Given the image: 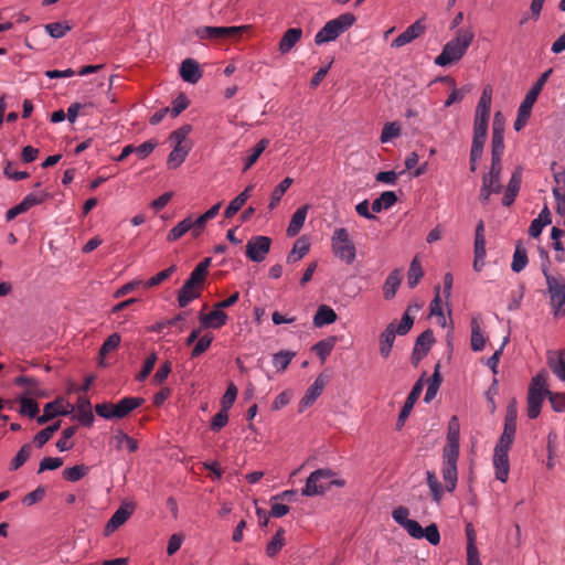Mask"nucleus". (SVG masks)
<instances>
[{"instance_id": "423d86ee", "label": "nucleus", "mask_w": 565, "mask_h": 565, "mask_svg": "<svg viewBox=\"0 0 565 565\" xmlns=\"http://www.w3.org/2000/svg\"><path fill=\"white\" fill-rule=\"evenodd\" d=\"M331 247L334 256L345 264L350 265L356 257V248L349 232L344 227H339L331 237Z\"/></svg>"}, {"instance_id": "c9c22d12", "label": "nucleus", "mask_w": 565, "mask_h": 565, "mask_svg": "<svg viewBox=\"0 0 565 565\" xmlns=\"http://www.w3.org/2000/svg\"><path fill=\"white\" fill-rule=\"evenodd\" d=\"M443 382V376L440 374V362L435 365L434 373L428 380V387L425 394V402L429 403L437 394Z\"/></svg>"}, {"instance_id": "0e129e2a", "label": "nucleus", "mask_w": 565, "mask_h": 565, "mask_svg": "<svg viewBox=\"0 0 565 565\" xmlns=\"http://www.w3.org/2000/svg\"><path fill=\"white\" fill-rule=\"evenodd\" d=\"M50 196V193L41 191L38 193H29L22 201L29 211L31 207L45 202Z\"/></svg>"}, {"instance_id": "4c0bfd02", "label": "nucleus", "mask_w": 565, "mask_h": 565, "mask_svg": "<svg viewBox=\"0 0 565 565\" xmlns=\"http://www.w3.org/2000/svg\"><path fill=\"white\" fill-rule=\"evenodd\" d=\"M492 99V87L487 85L483 87L478 106L476 108V116L489 117Z\"/></svg>"}, {"instance_id": "e433bc0d", "label": "nucleus", "mask_w": 565, "mask_h": 565, "mask_svg": "<svg viewBox=\"0 0 565 565\" xmlns=\"http://www.w3.org/2000/svg\"><path fill=\"white\" fill-rule=\"evenodd\" d=\"M285 530L279 527L266 546V555L270 558L275 557L285 546Z\"/></svg>"}, {"instance_id": "2f4dec72", "label": "nucleus", "mask_w": 565, "mask_h": 565, "mask_svg": "<svg viewBox=\"0 0 565 565\" xmlns=\"http://www.w3.org/2000/svg\"><path fill=\"white\" fill-rule=\"evenodd\" d=\"M401 281V269L396 268L390 273L383 286L384 299L391 300L395 297Z\"/></svg>"}, {"instance_id": "680f3d73", "label": "nucleus", "mask_w": 565, "mask_h": 565, "mask_svg": "<svg viewBox=\"0 0 565 565\" xmlns=\"http://www.w3.org/2000/svg\"><path fill=\"white\" fill-rule=\"evenodd\" d=\"M190 105V100L184 93H180L172 102V108H170L171 117H178L183 110Z\"/></svg>"}, {"instance_id": "72a5a7b5", "label": "nucleus", "mask_w": 565, "mask_h": 565, "mask_svg": "<svg viewBox=\"0 0 565 565\" xmlns=\"http://www.w3.org/2000/svg\"><path fill=\"white\" fill-rule=\"evenodd\" d=\"M200 291L188 281H184L178 292L179 307L185 308L191 301L200 297Z\"/></svg>"}, {"instance_id": "f3484780", "label": "nucleus", "mask_w": 565, "mask_h": 565, "mask_svg": "<svg viewBox=\"0 0 565 565\" xmlns=\"http://www.w3.org/2000/svg\"><path fill=\"white\" fill-rule=\"evenodd\" d=\"M181 78L190 84H196L203 76L200 64L193 58H185L180 65Z\"/></svg>"}, {"instance_id": "a18cd8bd", "label": "nucleus", "mask_w": 565, "mask_h": 565, "mask_svg": "<svg viewBox=\"0 0 565 565\" xmlns=\"http://www.w3.org/2000/svg\"><path fill=\"white\" fill-rule=\"evenodd\" d=\"M486 345V339L481 332L480 323L477 318L471 319V349L475 352L482 351Z\"/></svg>"}, {"instance_id": "4be33fe9", "label": "nucleus", "mask_w": 565, "mask_h": 565, "mask_svg": "<svg viewBox=\"0 0 565 565\" xmlns=\"http://www.w3.org/2000/svg\"><path fill=\"white\" fill-rule=\"evenodd\" d=\"M145 403L142 397H124L117 404H115L114 415L115 419H122L127 417L136 408L140 407Z\"/></svg>"}, {"instance_id": "c03bdc74", "label": "nucleus", "mask_w": 565, "mask_h": 565, "mask_svg": "<svg viewBox=\"0 0 565 565\" xmlns=\"http://www.w3.org/2000/svg\"><path fill=\"white\" fill-rule=\"evenodd\" d=\"M527 262H529V257H527L526 249L522 246V242L519 241L515 246V252L513 255L511 269L514 273H520L521 270H523L525 268V266L527 265Z\"/></svg>"}, {"instance_id": "dca6fc26", "label": "nucleus", "mask_w": 565, "mask_h": 565, "mask_svg": "<svg viewBox=\"0 0 565 565\" xmlns=\"http://www.w3.org/2000/svg\"><path fill=\"white\" fill-rule=\"evenodd\" d=\"M326 383L327 381H324L322 374H320L315 380V382L308 387L299 403L300 413L303 412L306 408L310 407L316 402V399L322 394Z\"/></svg>"}, {"instance_id": "de8ad7c7", "label": "nucleus", "mask_w": 565, "mask_h": 565, "mask_svg": "<svg viewBox=\"0 0 565 565\" xmlns=\"http://www.w3.org/2000/svg\"><path fill=\"white\" fill-rule=\"evenodd\" d=\"M424 276L423 267L417 257L409 265L407 273V285L411 289L415 288Z\"/></svg>"}, {"instance_id": "1a4fd4ad", "label": "nucleus", "mask_w": 565, "mask_h": 565, "mask_svg": "<svg viewBox=\"0 0 565 565\" xmlns=\"http://www.w3.org/2000/svg\"><path fill=\"white\" fill-rule=\"evenodd\" d=\"M271 238L264 235L253 236L246 244V257L254 262H263L270 250Z\"/></svg>"}, {"instance_id": "e2e57ef3", "label": "nucleus", "mask_w": 565, "mask_h": 565, "mask_svg": "<svg viewBox=\"0 0 565 565\" xmlns=\"http://www.w3.org/2000/svg\"><path fill=\"white\" fill-rule=\"evenodd\" d=\"M213 339V335L210 333H205L203 337L198 339L194 348L192 349L191 358L194 359L203 354L210 348Z\"/></svg>"}, {"instance_id": "bb28decb", "label": "nucleus", "mask_w": 565, "mask_h": 565, "mask_svg": "<svg viewBox=\"0 0 565 565\" xmlns=\"http://www.w3.org/2000/svg\"><path fill=\"white\" fill-rule=\"evenodd\" d=\"M221 206H222V202H217L212 207H210L206 212L201 214L195 221L192 220L194 230H193V232H191V234L193 237H199L202 234L207 221L214 218L217 215Z\"/></svg>"}, {"instance_id": "4d7b16f0", "label": "nucleus", "mask_w": 565, "mask_h": 565, "mask_svg": "<svg viewBox=\"0 0 565 565\" xmlns=\"http://www.w3.org/2000/svg\"><path fill=\"white\" fill-rule=\"evenodd\" d=\"M121 341V337L119 333L115 332L110 334L102 344V347L98 350V356L102 359H105L106 355L118 349Z\"/></svg>"}, {"instance_id": "58836bf2", "label": "nucleus", "mask_w": 565, "mask_h": 565, "mask_svg": "<svg viewBox=\"0 0 565 565\" xmlns=\"http://www.w3.org/2000/svg\"><path fill=\"white\" fill-rule=\"evenodd\" d=\"M337 343V337H328L327 339L320 340L312 347V351L320 358L323 363L326 359L331 354Z\"/></svg>"}, {"instance_id": "774afa93", "label": "nucleus", "mask_w": 565, "mask_h": 565, "mask_svg": "<svg viewBox=\"0 0 565 565\" xmlns=\"http://www.w3.org/2000/svg\"><path fill=\"white\" fill-rule=\"evenodd\" d=\"M545 394H547L552 408L555 412L565 411V393H552L550 390H545Z\"/></svg>"}, {"instance_id": "2eb2a0df", "label": "nucleus", "mask_w": 565, "mask_h": 565, "mask_svg": "<svg viewBox=\"0 0 565 565\" xmlns=\"http://www.w3.org/2000/svg\"><path fill=\"white\" fill-rule=\"evenodd\" d=\"M63 397H57L53 402L44 405L43 414L36 417V423L43 425L55 418L56 416H67L71 412L63 408Z\"/></svg>"}, {"instance_id": "412c9836", "label": "nucleus", "mask_w": 565, "mask_h": 565, "mask_svg": "<svg viewBox=\"0 0 565 565\" xmlns=\"http://www.w3.org/2000/svg\"><path fill=\"white\" fill-rule=\"evenodd\" d=\"M84 427H92L95 420L92 412V403L88 397L79 396L76 402V415L74 416Z\"/></svg>"}, {"instance_id": "f257e3e1", "label": "nucleus", "mask_w": 565, "mask_h": 565, "mask_svg": "<svg viewBox=\"0 0 565 565\" xmlns=\"http://www.w3.org/2000/svg\"><path fill=\"white\" fill-rule=\"evenodd\" d=\"M516 418V401L515 398H512L507 406L503 431L495 445L493 454L495 478L501 482H505L509 477L510 465L508 454L515 437Z\"/></svg>"}, {"instance_id": "13d9d810", "label": "nucleus", "mask_w": 565, "mask_h": 565, "mask_svg": "<svg viewBox=\"0 0 565 565\" xmlns=\"http://www.w3.org/2000/svg\"><path fill=\"white\" fill-rule=\"evenodd\" d=\"M77 431V426H70L66 427L62 431L61 438L56 441V448L60 451H67L71 450L74 447L73 443H70L68 439L72 438Z\"/></svg>"}, {"instance_id": "338daca9", "label": "nucleus", "mask_w": 565, "mask_h": 565, "mask_svg": "<svg viewBox=\"0 0 565 565\" xmlns=\"http://www.w3.org/2000/svg\"><path fill=\"white\" fill-rule=\"evenodd\" d=\"M550 367L562 381H565V358L558 353L556 358L550 359Z\"/></svg>"}, {"instance_id": "aec40b11", "label": "nucleus", "mask_w": 565, "mask_h": 565, "mask_svg": "<svg viewBox=\"0 0 565 565\" xmlns=\"http://www.w3.org/2000/svg\"><path fill=\"white\" fill-rule=\"evenodd\" d=\"M14 384L18 386H28L29 388L23 394L31 398L49 397V393L40 387V382L35 377L20 375L14 379Z\"/></svg>"}, {"instance_id": "5701e85b", "label": "nucleus", "mask_w": 565, "mask_h": 565, "mask_svg": "<svg viewBox=\"0 0 565 565\" xmlns=\"http://www.w3.org/2000/svg\"><path fill=\"white\" fill-rule=\"evenodd\" d=\"M132 508L128 509L126 507L118 508L111 518L107 521L104 534L106 536L114 533L119 526H121L132 514Z\"/></svg>"}, {"instance_id": "09e8293b", "label": "nucleus", "mask_w": 565, "mask_h": 565, "mask_svg": "<svg viewBox=\"0 0 565 565\" xmlns=\"http://www.w3.org/2000/svg\"><path fill=\"white\" fill-rule=\"evenodd\" d=\"M89 471V467L81 463L65 468L62 472L63 478L70 482H77L84 478Z\"/></svg>"}, {"instance_id": "a211bd4d", "label": "nucleus", "mask_w": 565, "mask_h": 565, "mask_svg": "<svg viewBox=\"0 0 565 565\" xmlns=\"http://www.w3.org/2000/svg\"><path fill=\"white\" fill-rule=\"evenodd\" d=\"M460 424L457 416H452L448 423L447 443L444 446V452L459 454Z\"/></svg>"}, {"instance_id": "f03ea898", "label": "nucleus", "mask_w": 565, "mask_h": 565, "mask_svg": "<svg viewBox=\"0 0 565 565\" xmlns=\"http://www.w3.org/2000/svg\"><path fill=\"white\" fill-rule=\"evenodd\" d=\"M473 38L472 31L458 30L456 36L444 45L441 53L435 58V64L446 66L458 62L466 54Z\"/></svg>"}, {"instance_id": "b1692460", "label": "nucleus", "mask_w": 565, "mask_h": 565, "mask_svg": "<svg viewBox=\"0 0 565 565\" xmlns=\"http://www.w3.org/2000/svg\"><path fill=\"white\" fill-rule=\"evenodd\" d=\"M489 117L475 116L472 147L483 148L488 132Z\"/></svg>"}, {"instance_id": "cd10ccee", "label": "nucleus", "mask_w": 565, "mask_h": 565, "mask_svg": "<svg viewBox=\"0 0 565 565\" xmlns=\"http://www.w3.org/2000/svg\"><path fill=\"white\" fill-rule=\"evenodd\" d=\"M338 319L337 312L328 305H320L316 315L313 316V326L321 328L323 326L331 324Z\"/></svg>"}, {"instance_id": "052dcab7", "label": "nucleus", "mask_w": 565, "mask_h": 565, "mask_svg": "<svg viewBox=\"0 0 565 565\" xmlns=\"http://www.w3.org/2000/svg\"><path fill=\"white\" fill-rule=\"evenodd\" d=\"M158 360V356H157V353L156 352H151L147 359L145 360L143 364H142V367L140 370V372L136 375V381L137 382H143L146 381V379L150 375V373L152 372L154 365H156V362Z\"/></svg>"}, {"instance_id": "ea45409f", "label": "nucleus", "mask_w": 565, "mask_h": 565, "mask_svg": "<svg viewBox=\"0 0 565 565\" xmlns=\"http://www.w3.org/2000/svg\"><path fill=\"white\" fill-rule=\"evenodd\" d=\"M194 226L192 224V217L188 216L181 222H179L173 228L170 230V232L167 235L168 242H175L179 238H181L185 233L189 231L193 232Z\"/></svg>"}, {"instance_id": "39448f33", "label": "nucleus", "mask_w": 565, "mask_h": 565, "mask_svg": "<svg viewBox=\"0 0 565 565\" xmlns=\"http://www.w3.org/2000/svg\"><path fill=\"white\" fill-rule=\"evenodd\" d=\"M356 22V17L351 12L340 14L338 18L328 21L315 35V43L322 45L337 40L342 33L349 30Z\"/></svg>"}, {"instance_id": "49530a36", "label": "nucleus", "mask_w": 565, "mask_h": 565, "mask_svg": "<svg viewBox=\"0 0 565 565\" xmlns=\"http://www.w3.org/2000/svg\"><path fill=\"white\" fill-rule=\"evenodd\" d=\"M530 118V90L526 92L524 99L519 108L518 117L514 121V129L520 131Z\"/></svg>"}, {"instance_id": "c756f323", "label": "nucleus", "mask_w": 565, "mask_h": 565, "mask_svg": "<svg viewBox=\"0 0 565 565\" xmlns=\"http://www.w3.org/2000/svg\"><path fill=\"white\" fill-rule=\"evenodd\" d=\"M310 249V243L306 236L299 237L291 250L288 253L286 262L288 264H295L299 262L301 258H303Z\"/></svg>"}, {"instance_id": "ddd939ff", "label": "nucleus", "mask_w": 565, "mask_h": 565, "mask_svg": "<svg viewBox=\"0 0 565 565\" xmlns=\"http://www.w3.org/2000/svg\"><path fill=\"white\" fill-rule=\"evenodd\" d=\"M426 375V372L422 374V376L417 380V382L414 384L411 393L408 394L396 422V429H402L404 426L407 417L409 416L415 403L417 402L418 397L422 394L423 386H424V376Z\"/></svg>"}, {"instance_id": "393cba45", "label": "nucleus", "mask_w": 565, "mask_h": 565, "mask_svg": "<svg viewBox=\"0 0 565 565\" xmlns=\"http://www.w3.org/2000/svg\"><path fill=\"white\" fill-rule=\"evenodd\" d=\"M521 180H522V169L520 167H518L511 175V179L508 184V189L502 199V204L504 206H510L514 202L515 196L518 195V192L520 190Z\"/></svg>"}, {"instance_id": "69168bd1", "label": "nucleus", "mask_w": 565, "mask_h": 565, "mask_svg": "<svg viewBox=\"0 0 565 565\" xmlns=\"http://www.w3.org/2000/svg\"><path fill=\"white\" fill-rule=\"evenodd\" d=\"M228 422V411L221 408L211 419L210 428L220 431Z\"/></svg>"}, {"instance_id": "bf43d9fd", "label": "nucleus", "mask_w": 565, "mask_h": 565, "mask_svg": "<svg viewBox=\"0 0 565 565\" xmlns=\"http://www.w3.org/2000/svg\"><path fill=\"white\" fill-rule=\"evenodd\" d=\"M177 270L175 265H171L169 268L161 270L157 275L149 278L147 281L142 282L145 288H152L159 286L161 282L167 280L174 271Z\"/></svg>"}, {"instance_id": "7ed1b4c3", "label": "nucleus", "mask_w": 565, "mask_h": 565, "mask_svg": "<svg viewBox=\"0 0 565 565\" xmlns=\"http://www.w3.org/2000/svg\"><path fill=\"white\" fill-rule=\"evenodd\" d=\"M337 472L329 468H321L312 471L306 480V486L301 491L302 495H321L332 487L342 488L347 481L334 478Z\"/></svg>"}, {"instance_id": "c85d7f7f", "label": "nucleus", "mask_w": 565, "mask_h": 565, "mask_svg": "<svg viewBox=\"0 0 565 565\" xmlns=\"http://www.w3.org/2000/svg\"><path fill=\"white\" fill-rule=\"evenodd\" d=\"M253 188H254L253 184L248 185L247 188H245V190L243 192H241L236 198H234L230 202V204L227 205V207L224 211L225 218L233 217L245 205L246 201L252 195Z\"/></svg>"}, {"instance_id": "a19ab883", "label": "nucleus", "mask_w": 565, "mask_h": 565, "mask_svg": "<svg viewBox=\"0 0 565 565\" xmlns=\"http://www.w3.org/2000/svg\"><path fill=\"white\" fill-rule=\"evenodd\" d=\"M268 145H269V140L266 138H263L255 145V147H253L248 151V156L245 158V163H244V168H243L244 172L247 171L249 168H252V166L254 163H256V161L262 156V153L265 151V149L268 147Z\"/></svg>"}, {"instance_id": "5fc2aeb1", "label": "nucleus", "mask_w": 565, "mask_h": 565, "mask_svg": "<svg viewBox=\"0 0 565 565\" xmlns=\"http://www.w3.org/2000/svg\"><path fill=\"white\" fill-rule=\"evenodd\" d=\"M32 451V445L30 443L24 444L17 452L14 458L10 462V471H15L21 468L30 458Z\"/></svg>"}, {"instance_id": "9b49d317", "label": "nucleus", "mask_w": 565, "mask_h": 565, "mask_svg": "<svg viewBox=\"0 0 565 565\" xmlns=\"http://www.w3.org/2000/svg\"><path fill=\"white\" fill-rule=\"evenodd\" d=\"M459 454L444 452L443 451V478L445 480V488L448 492L456 489L458 480L457 462Z\"/></svg>"}, {"instance_id": "6e6552de", "label": "nucleus", "mask_w": 565, "mask_h": 565, "mask_svg": "<svg viewBox=\"0 0 565 565\" xmlns=\"http://www.w3.org/2000/svg\"><path fill=\"white\" fill-rule=\"evenodd\" d=\"M404 529L413 539H426L434 546L440 543V533L436 523H431L423 529L416 520H411Z\"/></svg>"}, {"instance_id": "864d4df0", "label": "nucleus", "mask_w": 565, "mask_h": 565, "mask_svg": "<svg viewBox=\"0 0 565 565\" xmlns=\"http://www.w3.org/2000/svg\"><path fill=\"white\" fill-rule=\"evenodd\" d=\"M426 481L427 486L430 489L433 500L439 504L444 494V489L441 483L438 481L436 475L434 471H427L426 472Z\"/></svg>"}, {"instance_id": "f704fd0d", "label": "nucleus", "mask_w": 565, "mask_h": 565, "mask_svg": "<svg viewBox=\"0 0 565 565\" xmlns=\"http://www.w3.org/2000/svg\"><path fill=\"white\" fill-rule=\"evenodd\" d=\"M397 201L398 199L394 191H384L373 201L372 211L374 213H380L382 210L392 207Z\"/></svg>"}, {"instance_id": "79ce46f5", "label": "nucleus", "mask_w": 565, "mask_h": 565, "mask_svg": "<svg viewBox=\"0 0 565 565\" xmlns=\"http://www.w3.org/2000/svg\"><path fill=\"white\" fill-rule=\"evenodd\" d=\"M111 443H114V446L117 450L122 449V444H126L129 452H135L138 449V441L121 429L117 430V433L113 436Z\"/></svg>"}, {"instance_id": "603ef678", "label": "nucleus", "mask_w": 565, "mask_h": 565, "mask_svg": "<svg viewBox=\"0 0 565 565\" xmlns=\"http://www.w3.org/2000/svg\"><path fill=\"white\" fill-rule=\"evenodd\" d=\"M189 153V149L183 146H174L172 151L170 152L167 164L169 169L179 168L185 160Z\"/></svg>"}, {"instance_id": "3c124183", "label": "nucleus", "mask_w": 565, "mask_h": 565, "mask_svg": "<svg viewBox=\"0 0 565 565\" xmlns=\"http://www.w3.org/2000/svg\"><path fill=\"white\" fill-rule=\"evenodd\" d=\"M45 31L53 39H61L73 29L68 21L53 22L44 25Z\"/></svg>"}, {"instance_id": "20e7f679", "label": "nucleus", "mask_w": 565, "mask_h": 565, "mask_svg": "<svg viewBox=\"0 0 565 565\" xmlns=\"http://www.w3.org/2000/svg\"><path fill=\"white\" fill-rule=\"evenodd\" d=\"M412 307L408 306L398 326L395 322H391L380 334V354L382 358L387 359L390 356L396 334L405 335L411 331L414 324V318L409 315Z\"/></svg>"}, {"instance_id": "6e6d98bb", "label": "nucleus", "mask_w": 565, "mask_h": 565, "mask_svg": "<svg viewBox=\"0 0 565 565\" xmlns=\"http://www.w3.org/2000/svg\"><path fill=\"white\" fill-rule=\"evenodd\" d=\"M295 355L296 352L294 351L281 350L273 355V364L278 372H282L288 367Z\"/></svg>"}, {"instance_id": "7c9ffc66", "label": "nucleus", "mask_w": 565, "mask_h": 565, "mask_svg": "<svg viewBox=\"0 0 565 565\" xmlns=\"http://www.w3.org/2000/svg\"><path fill=\"white\" fill-rule=\"evenodd\" d=\"M308 209V205H302L292 214L287 227V236L294 237L299 234L306 221Z\"/></svg>"}, {"instance_id": "473e14b6", "label": "nucleus", "mask_w": 565, "mask_h": 565, "mask_svg": "<svg viewBox=\"0 0 565 565\" xmlns=\"http://www.w3.org/2000/svg\"><path fill=\"white\" fill-rule=\"evenodd\" d=\"M18 402L20 403L19 414L21 416H28L30 418H36L39 415V403L24 394H21L18 397Z\"/></svg>"}, {"instance_id": "0eeeda50", "label": "nucleus", "mask_w": 565, "mask_h": 565, "mask_svg": "<svg viewBox=\"0 0 565 565\" xmlns=\"http://www.w3.org/2000/svg\"><path fill=\"white\" fill-rule=\"evenodd\" d=\"M248 26H200L195 35L201 40H217L241 35Z\"/></svg>"}, {"instance_id": "a878e982", "label": "nucleus", "mask_w": 565, "mask_h": 565, "mask_svg": "<svg viewBox=\"0 0 565 565\" xmlns=\"http://www.w3.org/2000/svg\"><path fill=\"white\" fill-rule=\"evenodd\" d=\"M302 30L300 28H290L281 36L278 50L281 54H286L300 41Z\"/></svg>"}, {"instance_id": "37998d69", "label": "nucleus", "mask_w": 565, "mask_h": 565, "mask_svg": "<svg viewBox=\"0 0 565 565\" xmlns=\"http://www.w3.org/2000/svg\"><path fill=\"white\" fill-rule=\"evenodd\" d=\"M292 182L294 180L291 178L286 177L277 186H275L270 194V202L268 205L269 211H273L279 204L282 195L286 193Z\"/></svg>"}, {"instance_id": "f8f14e48", "label": "nucleus", "mask_w": 565, "mask_h": 565, "mask_svg": "<svg viewBox=\"0 0 565 565\" xmlns=\"http://www.w3.org/2000/svg\"><path fill=\"white\" fill-rule=\"evenodd\" d=\"M505 119L501 111H497L492 122L491 156L502 157L504 150Z\"/></svg>"}, {"instance_id": "9d476101", "label": "nucleus", "mask_w": 565, "mask_h": 565, "mask_svg": "<svg viewBox=\"0 0 565 565\" xmlns=\"http://www.w3.org/2000/svg\"><path fill=\"white\" fill-rule=\"evenodd\" d=\"M547 290L551 296V303L554 308V313L565 315V284L561 282L557 278L545 274Z\"/></svg>"}, {"instance_id": "4468645a", "label": "nucleus", "mask_w": 565, "mask_h": 565, "mask_svg": "<svg viewBox=\"0 0 565 565\" xmlns=\"http://www.w3.org/2000/svg\"><path fill=\"white\" fill-rule=\"evenodd\" d=\"M426 28L425 17H422L413 24L407 26L406 30L402 32L397 38H395L391 43V47L397 49L413 42L425 33Z\"/></svg>"}, {"instance_id": "8fccbe9b", "label": "nucleus", "mask_w": 565, "mask_h": 565, "mask_svg": "<svg viewBox=\"0 0 565 565\" xmlns=\"http://www.w3.org/2000/svg\"><path fill=\"white\" fill-rule=\"evenodd\" d=\"M435 342L433 330L426 329L417 337L414 348L420 350L423 354H428Z\"/></svg>"}, {"instance_id": "6ab92c4d", "label": "nucleus", "mask_w": 565, "mask_h": 565, "mask_svg": "<svg viewBox=\"0 0 565 565\" xmlns=\"http://www.w3.org/2000/svg\"><path fill=\"white\" fill-rule=\"evenodd\" d=\"M227 319V313L222 309L216 308L209 313L201 312L199 316L201 327L204 329H220L226 324Z\"/></svg>"}]
</instances>
